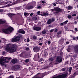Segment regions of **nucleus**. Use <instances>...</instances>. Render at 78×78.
<instances>
[{"instance_id": "obj_37", "label": "nucleus", "mask_w": 78, "mask_h": 78, "mask_svg": "<svg viewBox=\"0 0 78 78\" xmlns=\"http://www.w3.org/2000/svg\"><path fill=\"white\" fill-rule=\"evenodd\" d=\"M8 78H14V76L13 75H11Z\"/></svg>"}, {"instance_id": "obj_44", "label": "nucleus", "mask_w": 78, "mask_h": 78, "mask_svg": "<svg viewBox=\"0 0 78 78\" xmlns=\"http://www.w3.org/2000/svg\"><path fill=\"white\" fill-rule=\"evenodd\" d=\"M52 4L54 6H56V4L55 2H53Z\"/></svg>"}, {"instance_id": "obj_25", "label": "nucleus", "mask_w": 78, "mask_h": 78, "mask_svg": "<svg viewBox=\"0 0 78 78\" xmlns=\"http://www.w3.org/2000/svg\"><path fill=\"white\" fill-rule=\"evenodd\" d=\"M32 39H34V40H36V39H37V36L34 35L32 37Z\"/></svg>"}, {"instance_id": "obj_27", "label": "nucleus", "mask_w": 78, "mask_h": 78, "mask_svg": "<svg viewBox=\"0 0 78 78\" xmlns=\"http://www.w3.org/2000/svg\"><path fill=\"white\" fill-rule=\"evenodd\" d=\"M51 19L52 22H55V18L54 17L51 18Z\"/></svg>"}, {"instance_id": "obj_5", "label": "nucleus", "mask_w": 78, "mask_h": 78, "mask_svg": "<svg viewBox=\"0 0 78 78\" xmlns=\"http://www.w3.org/2000/svg\"><path fill=\"white\" fill-rule=\"evenodd\" d=\"M62 61V58L61 56H58L56 58V62H61Z\"/></svg>"}, {"instance_id": "obj_53", "label": "nucleus", "mask_w": 78, "mask_h": 78, "mask_svg": "<svg viewBox=\"0 0 78 78\" xmlns=\"http://www.w3.org/2000/svg\"><path fill=\"white\" fill-rule=\"evenodd\" d=\"M5 51H3L2 52V55H5Z\"/></svg>"}, {"instance_id": "obj_1", "label": "nucleus", "mask_w": 78, "mask_h": 78, "mask_svg": "<svg viewBox=\"0 0 78 78\" xmlns=\"http://www.w3.org/2000/svg\"><path fill=\"white\" fill-rule=\"evenodd\" d=\"M17 46L15 44H7L5 48L6 51L8 52L10 51V53H14L16 51V48Z\"/></svg>"}, {"instance_id": "obj_26", "label": "nucleus", "mask_w": 78, "mask_h": 78, "mask_svg": "<svg viewBox=\"0 0 78 78\" xmlns=\"http://www.w3.org/2000/svg\"><path fill=\"white\" fill-rule=\"evenodd\" d=\"M36 2L35 1L32 2V5L33 6H36Z\"/></svg>"}, {"instance_id": "obj_17", "label": "nucleus", "mask_w": 78, "mask_h": 78, "mask_svg": "<svg viewBox=\"0 0 78 78\" xmlns=\"http://www.w3.org/2000/svg\"><path fill=\"white\" fill-rule=\"evenodd\" d=\"M11 62L13 64H16L17 62V60L13 59L12 60Z\"/></svg>"}, {"instance_id": "obj_39", "label": "nucleus", "mask_w": 78, "mask_h": 78, "mask_svg": "<svg viewBox=\"0 0 78 78\" xmlns=\"http://www.w3.org/2000/svg\"><path fill=\"white\" fill-rule=\"evenodd\" d=\"M67 22H68V21L66 20L65 22H64L63 23H64V24H65V25H66V24H67Z\"/></svg>"}, {"instance_id": "obj_32", "label": "nucleus", "mask_w": 78, "mask_h": 78, "mask_svg": "<svg viewBox=\"0 0 78 78\" xmlns=\"http://www.w3.org/2000/svg\"><path fill=\"white\" fill-rule=\"evenodd\" d=\"M24 15V16H28L29 15V13L27 12H25Z\"/></svg>"}, {"instance_id": "obj_16", "label": "nucleus", "mask_w": 78, "mask_h": 78, "mask_svg": "<svg viewBox=\"0 0 78 78\" xmlns=\"http://www.w3.org/2000/svg\"><path fill=\"white\" fill-rule=\"evenodd\" d=\"M8 15L9 17H10V18H12V16H14L15 15V14L9 13L8 14Z\"/></svg>"}, {"instance_id": "obj_11", "label": "nucleus", "mask_w": 78, "mask_h": 78, "mask_svg": "<svg viewBox=\"0 0 78 78\" xmlns=\"http://www.w3.org/2000/svg\"><path fill=\"white\" fill-rule=\"evenodd\" d=\"M19 33H21V34H25V31L23 30V29H20L18 31Z\"/></svg>"}, {"instance_id": "obj_10", "label": "nucleus", "mask_w": 78, "mask_h": 78, "mask_svg": "<svg viewBox=\"0 0 78 78\" xmlns=\"http://www.w3.org/2000/svg\"><path fill=\"white\" fill-rule=\"evenodd\" d=\"M56 11H57L58 12H62V9H61L59 7H56L54 9Z\"/></svg>"}, {"instance_id": "obj_9", "label": "nucleus", "mask_w": 78, "mask_h": 78, "mask_svg": "<svg viewBox=\"0 0 78 78\" xmlns=\"http://www.w3.org/2000/svg\"><path fill=\"white\" fill-rule=\"evenodd\" d=\"M74 52L75 53L78 54V45H76L74 47Z\"/></svg>"}, {"instance_id": "obj_36", "label": "nucleus", "mask_w": 78, "mask_h": 78, "mask_svg": "<svg viewBox=\"0 0 78 78\" xmlns=\"http://www.w3.org/2000/svg\"><path fill=\"white\" fill-rule=\"evenodd\" d=\"M42 61H44L43 58H41L38 61V62H42Z\"/></svg>"}, {"instance_id": "obj_54", "label": "nucleus", "mask_w": 78, "mask_h": 78, "mask_svg": "<svg viewBox=\"0 0 78 78\" xmlns=\"http://www.w3.org/2000/svg\"><path fill=\"white\" fill-rule=\"evenodd\" d=\"M61 36V35H57V37L58 38L60 37Z\"/></svg>"}, {"instance_id": "obj_18", "label": "nucleus", "mask_w": 78, "mask_h": 78, "mask_svg": "<svg viewBox=\"0 0 78 78\" xmlns=\"http://www.w3.org/2000/svg\"><path fill=\"white\" fill-rule=\"evenodd\" d=\"M40 15H41V16H48V13H43V14H40Z\"/></svg>"}, {"instance_id": "obj_21", "label": "nucleus", "mask_w": 78, "mask_h": 78, "mask_svg": "<svg viewBox=\"0 0 78 78\" xmlns=\"http://www.w3.org/2000/svg\"><path fill=\"white\" fill-rule=\"evenodd\" d=\"M15 66L16 67V70L17 69H20V65H15Z\"/></svg>"}, {"instance_id": "obj_58", "label": "nucleus", "mask_w": 78, "mask_h": 78, "mask_svg": "<svg viewBox=\"0 0 78 78\" xmlns=\"http://www.w3.org/2000/svg\"><path fill=\"white\" fill-rule=\"evenodd\" d=\"M39 45L42 46V43H39Z\"/></svg>"}, {"instance_id": "obj_60", "label": "nucleus", "mask_w": 78, "mask_h": 78, "mask_svg": "<svg viewBox=\"0 0 78 78\" xmlns=\"http://www.w3.org/2000/svg\"><path fill=\"white\" fill-rule=\"evenodd\" d=\"M75 31H78V30H77V28H75Z\"/></svg>"}, {"instance_id": "obj_63", "label": "nucleus", "mask_w": 78, "mask_h": 78, "mask_svg": "<svg viewBox=\"0 0 78 78\" xmlns=\"http://www.w3.org/2000/svg\"><path fill=\"white\" fill-rule=\"evenodd\" d=\"M11 6L10 5V4H8L7 5V6H8V7H9V6Z\"/></svg>"}, {"instance_id": "obj_38", "label": "nucleus", "mask_w": 78, "mask_h": 78, "mask_svg": "<svg viewBox=\"0 0 78 78\" xmlns=\"http://www.w3.org/2000/svg\"><path fill=\"white\" fill-rule=\"evenodd\" d=\"M54 29H55L54 32H55V33L57 32L58 31V29H57L56 28Z\"/></svg>"}, {"instance_id": "obj_45", "label": "nucleus", "mask_w": 78, "mask_h": 78, "mask_svg": "<svg viewBox=\"0 0 78 78\" xmlns=\"http://www.w3.org/2000/svg\"><path fill=\"white\" fill-rule=\"evenodd\" d=\"M69 64V62L67 61L65 62V65H66V64Z\"/></svg>"}, {"instance_id": "obj_15", "label": "nucleus", "mask_w": 78, "mask_h": 78, "mask_svg": "<svg viewBox=\"0 0 78 78\" xmlns=\"http://www.w3.org/2000/svg\"><path fill=\"white\" fill-rule=\"evenodd\" d=\"M68 48H69L68 49H66V50L67 51H68V52H70V51H71V48H72V46L69 45L68 46Z\"/></svg>"}, {"instance_id": "obj_59", "label": "nucleus", "mask_w": 78, "mask_h": 78, "mask_svg": "<svg viewBox=\"0 0 78 78\" xmlns=\"http://www.w3.org/2000/svg\"><path fill=\"white\" fill-rule=\"evenodd\" d=\"M15 9H16V10H19V9H20L19 8H17Z\"/></svg>"}, {"instance_id": "obj_29", "label": "nucleus", "mask_w": 78, "mask_h": 78, "mask_svg": "<svg viewBox=\"0 0 78 78\" xmlns=\"http://www.w3.org/2000/svg\"><path fill=\"white\" fill-rule=\"evenodd\" d=\"M25 62H26V63H27L29 62H30V58H28L26 59L25 61Z\"/></svg>"}, {"instance_id": "obj_41", "label": "nucleus", "mask_w": 78, "mask_h": 78, "mask_svg": "<svg viewBox=\"0 0 78 78\" xmlns=\"http://www.w3.org/2000/svg\"><path fill=\"white\" fill-rule=\"evenodd\" d=\"M62 71H65V70H66V69L64 68H62Z\"/></svg>"}, {"instance_id": "obj_30", "label": "nucleus", "mask_w": 78, "mask_h": 78, "mask_svg": "<svg viewBox=\"0 0 78 78\" xmlns=\"http://www.w3.org/2000/svg\"><path fill=\"white\" fill-rule=\"evenodd\" d=\"M67 17L68 19H70L72 18V16L70 15L69 14L68 15Z\"/></svg>"}, {"instance_id": "obj_22", "label": "nucleus", "mask_w": 78, "mask_h": 78, "mask_svg": "<svg viewBox=\"0 0 78 78\" xmlns=\"http://www.w3.org/2000/svg\"><path fill=\"white\" fill-rule=\"evenodd\" d=\"M11 69L12 70H17L16 67H15V65L12 67Z\"/></svg>"}, {"instance_id": "obj_47", "label": "nucleus", "mask_w": 78, "mask_h": 78, "mask_svg": "<svg viewBox=\"0 0 78 78\" xmlns=\"http://www.w3.org/2000/svg\"><path fill=\"white\" fill-rule=\"evenodd\" d=\"M62 55H63V52H61L60 53V56H62Z\"/></svg>"}, {"instance_id": "obj_6", "label": "nucleus", "mask_w": 78, "mask_h": 78, "mask_svg": "<svg viewBox=\"0 0 78 78\" xmlns=\"http://www.w3.org/2000/svg\"><path fill=\"white\" fill-rule=\"evenodd\" d=\"M41 29H42L41 27H36L35 26H34L33 27V29L34 31H41Z\"/></svg>"}, {"instance_id": "obj_28", "label": "nucleus", "mask_w": 78, "mask_h": 78, "mask_svg": "<svg viewBox=\"0 0 78 78\" xmlns=\"http://www.w3.org/2000/svg\"><path fill=\"white\" fill-rule=\"evenodd\" d=\"M12 42H17L16 37L12 39Z\"/></svg>"}, {"instance_id": "obj_40", "label": "nucleus", "mask_w": 78, "mask_h": 78, "mask_svg": "<svg viewBox=\"0 0 78 78\" xmlns=\"http://www.w3.org/2000/svg\"><path fill=\"white\" fill-rule=\"evenodd\" d=\"M55 30V29H51L50 30V33H52Z\"/></svg>"}, {"instance_id": "obj_24", "label": "nucleus", "mask_w": 78, "mask_h": 78, "mask_svg": "<svg viewBox=\"0 0 78 78\" xmlns=\"http://www.w3.org/2000/svg\"><path fill=\"white\" fill-rule=\"evenodd\" d=\"M72 8H73V7L70 5H69L68 6V10H70L72 9Z\"/></svg>"}, {"instance_id": "obj_3", "label": "nucleus", "mask_w": 78, "mask_h": 78, "mask_svg": "<svg viewBox=\"0 0 78 78\" xmlns=\"http://www.w3.org/2000/svg\"><path fill=\"white\" fill-rule=\"evenodd\" d=\"M13 30H14V28L12 27H8L7 28L3 29L2 31L4 33L8 34H9V32H12Z\"/></svg>"}, {"instance_id": "obj_62", "label": "nucleus", "mask_w": 78, "mask_h": 78, "mask_svg": "<svg viewBox=\"0 0 78 78\" xmlns=\"http://www.w3.org/2000/svg\"><path fill=\"white\" fill-rule=\"evenodd\" d=\"M41 40H42V38H40L38 39V41H41Z\"/></svg>"}, {"instance_id": "obj_56", "label": "nucleus", "mask_w": 78, "mask_h": 78, "mask_svg": "<svg viewBox=\"0 0 78 78\" xmlns=\"http://www.w3.org/2000/svg\"><path fill=\"white\" fill-rule=\"evenodd\" d=\"M37 8H39V9H40V8H41V6L37 5Z\"/></svg>"}, {"instance_id": "obj_19", "label": "nucleus", "mask_w": 78, "mask_h": 78, "mask_svg": "<svg viewBox=\"0 0 78 78\" xmlns=\"http://www.w3.org/2000/svg\"><path fill=\"white\" fill-rule=\"evenodd\" d=\"M51 22H52V21H51V19H49L47 21V23L48 25H50V24Z\"/></svg>"}, {"instance_id": "obj_20", "label": "nucleus", "mask_w": 78, "mask_h": 78, "mask_svg": "<svg viewBox=\"0 0 78 78\" xmlns=\"http://www.w3.org/2000/svg\"><path fill=\"white\" fill-rule=\"evenodd\" d=\"M15 38H16V42H17V41H20V37L19 36L16 37H15Z\"/></svg>"}, {"instance_id": "obj_52", "label": "nucleus", "mask_w": 78, "mask_h": 78, "mask_svg": "<svg viewBox=\"0 0 78 78\" xmlns=\"http://www.w3.org/2000/svg\"><path fill=\"white\" fill-rule=\"evenodd\" d=\"M60 25H61V26H64V23H60Z\"/></svg>"}, {"instance_id": "obj_55", "label": "nucleus", "mask_w": 78, "mask_h": 78, "mask_svg": "<svg viewBox=\"0 0 78 78\" xmlns=\"http://www.w3.org/2000/svg\"><path fill=\"white\" fill-rule=\"evenodd\" d=\"M40 13H41V12H40V11H38L37 12V14H40Z\"/></svg>"}, {"instance_id": "obj_31", "label": "nucleus", "mask_w": 78, "mask_h": 78, "mask_svg": "<svg viewBox=\"0 0 78 78\" xmlns=\"http://www.w3.org/2000/svg\"><path fill=\"white\" fill-rule=\"evenodd\" d=\"M62 34V31L61 30H60L57 33L58 35H59V34Z\"/></svg>"}, {"instance_id": "obj_4", "label": "nucleus", "mask_w": 78, "mask_h": 78, "mask_svg": "<svg viewBox=\"0 0 78 78\" xmlns=\"http://www.w3.org/2000/svg\"><path fill=\"white\" fill-rule=\"evenodd\" d=\"M0 24H5L4 25H3V27L4 28L8 27V25H7V22L6 21V20H4V21H3L2 19L0 20Z\"/></svg>"}, {"instance_id": "obj_33", "label": "nucleus", "mask_w": 78, "mask_h": 78, "mask_svg": "<svg viewBox=\"0 0 78 78\" xmlns=\"http://www.w3.org/2000/svg\"><path fill=\"white\" fill-rule=\"evenodd\" d=\"M49 61H53V59L52 58H50L49 59Z\"/></svg>"}, {"instance_id": "obj_46", "label": "nucleus", "mask_w": 78, "mask_h": 78, "mask_svg": "<svg viewBox=\"0 0 78 78\" xmlns=\"http://www.w3.org/2000/svg\"><path fill=\"white\" fill-rule=\"evenodd\" d=\"M59 13V12H58L56 11V12H54V14H58Z\"/></svg>"}, {"instance_id": "obj_7", "label": "nucleus", "mask_w": 78, "mask_h": 78, "mask_svg": "<svg viewBox=\"0 0 78 78\" xmlns=\"http://www.w3.org/2000/svg\"><path fill=\"white\" fill-rule=\"evenodd\" d=\"M68 73H63L62 75H58L59 76V78H66L67 76V74Z\"/></svg>"}, {"instance_id": "obj_8", "label": "nucleus", "mask_w": 78, "mask_h": 78, "mask_svg": "<svg viewBox=\"0 0 78 78\" xmlns=\"http://www.w3.org/2000/svg\"><path fill=\"white\" fill-rule=\"evenodd\" d=\"M39 53L36 54L34 56V61H38L39 60Z\"/></svg>"}, {"instance_id": "obj_34", "label": "nucleus", "mask_w": 78, "mask_h": 78, "mask_svg": "<svg viewBox=\"0 0 78 78\" xmlns=\"http://www.w3.org/2000/svg\"><path fill=\"white\" fill-rule=\"evenodd\" d=\"M32 19L34 20H37V17L36 16H34L32 18Z\"/></svg>"}, {"instance_id": "obj_50", "label": "nucleus", "mask_w": 78, "mask_h": 78, "mask_svg": "<svg viewBox=\"0 0 78 78\" xmlns=\"http://www.w3.org/2000/svg\"><path fill=\"white\" fill-rule=\"evenodd\" d=\"M65 30L66 31H68V28H67V27H66L65 28Z\"/></svg>"}, {"instance_id": "obj_61", "label": "nucleus", "mask_w": 78, "mask_h": 78, "mask_svg": "<svg viewBox=\"0 0 78 78\" xmlns=\"http://www.w3.org/2000/svg\"><path fill=\"white\" fill-rule=\"evenodd\" d=\"M73 41H75V40H76L75 38V37H73Z\"/></svg>"}, {"instance_id": "obj_23", "label": "nucleus", "mask_w": 78, "mask_h": 78, "mask_svg": "<svg viewBox=\"0 0 78 78\" xmlns=\"http://www.w3.org/2000/svg\"><path fill=\"white\" fill-rule=\"evenodd\" d=\"M46 33H47V31L45 30H43L41 32V33L42 34H46Z\"/></svg>"}, {"instance_id": "obj_35", "label": "nucleus", "mask_w": 78, "mask_h": 78, "mask_svg": "<svg viewBox=\"0 0 78 78\" xmlns=\"http://www.w3.org/2000/svg\"><path fill=\"white\" fill-rule=\"evenodd\" d=\"M72 67H70V68H69V69L68 70L69 72H72Z\"/></svg>"}, {"instance_id": "obj_2", "label": "nucleus", "mask_w": 78, "mask_h": 78, "mask_svg": "<svg viewBox=\"0 0 78 78\" xmlns=\"http://www.w3.org/2000/svg\"><path fill=\"white\" fill-rule=\"evenodd\" d=\"M6 59L8 60V61H11V60H12V58H9L8 57H2L0 58V63L3 62L4 63H8L9 62L8 61H7Z\"/></svg>"}, {"instance_id": "obj_64", "label": "nucleus", "mask_w": 78, "mask_h": 78, "mask_svg": "<svg viewBox=\"0 0 78 78\" xmlns=\"http://www.w3.org/2000/svg\"><path fill=\"white\" fill-rule=\"evenodd\" d=\"M42 3L44 4V3H45V1H42Z\"/></svg>"}, {"instance_id": "obj_14", "label": "nucleus", "mask_w": 78, "mask_h": 78, "mask_svg": "<svg viewBox=\"0 0 78 78\" xmlns=\"http://www.w3.org/2000/svg\"><path fill=\"white\" fill-rule=\"evenodd\" d=\"M34 8V7H33V6L32 5H29L26 7V8L27 9H32V8Z\"/></svg>"}, {"instance_id": "obj_49", "label": "nucleus", "mask_w": 78, "mask_h": 78, "mask_svg": "<svg viewBox=\"0 0 78 78\" xmlns=\"http://www.w3.org/2000/svg\"><path fill=\"white\" fill-rule=\"evenodd\" d=\"M26 51H28L29 50V48H26Z\"/></svg>"}, {"instance_id": "obj_51", "label": "nucleus", "mask_w": 78, "mask_h": 78, "mask_svg": "<svg viewBox=\"0 0 78 78\" xmlns=\"http://www.w3.org/2000/svg\"><path fill=\"white\" fill-rule=\"evenodd\" d=\"M48 44H51V41H48Z\"/></svg>"}, {"instance_id": "obj_13", "label": "nucleus", "mask_w": 78, "mask_h": 78, "mask_svg": "<svg viewBox=\"0 0 78 78\" xmlns=\"http://www.w3.org/2000/svg\"><path fill=\"white\" fill-rule=\"evenodd\" d=\"M64 39L62 38L61 40H60L59 41V43L60 44H62L64 43Z\"/></svg>"}, {"instance_id": "obj_57", "label": "nucleus", "mask_w": 78, "mask_h": 78, "mask_svg": "<svg viewBox=\"0 0 78 78\" xmlns=\"http://www.w3.org/2000/svg\"><path fill=\"white\" fill-rule=\"evenodd\" d=\"M76 16V14L72 15V16H73H73Z\"/></svg>"}, {"instance_id": "obj_42", "label": "nucleus", "mask_w": 78, "mask_h": 78, "mask_svg": "<svg viewBox=\"0 0 78 78\" xmlns=\"http://www.w3.org/2000/svg\"><path fill=\"white\" fill-rule=\"evenodd\" d=\"M33 23H29V25H31L32 26H33Z\"/></svg>"}, {"instance_id": "obj_43", "label": "nucleus", "mask_w": 78, "mask_h": 78, "mask_svg": "<svg viewBox=\"0 0 78 78\" xmlns=\"http://www.w3.org/2000/svg\"><path fill=\"white\" fill-rule=\"evenodd\" d=\"M30 42V39L28 38L27 39V42Z\"/></svg>"}, {"instance_id": "obj_12", "label": "nucleus", "mask_w": 78, "mask_h": 78, "mask_svg": "<svg viewBox=\"0 0 78 78\" xmlns=\"http://www.w3.org/2000/svg\"><path fill=\"white\" fill-rule=\"evenodd\" d=\"M38 46H36L33 48L34 51H38L40 50Z\"/></svg>"}, {"instance_id": "obj_48", "label": "nucleus", "mask_w": 78, "mask_h": 78, "mask_svg": "<svg viewBox=\"0 0 78 78\" xmlns=\"http://www.w3.org/2000/svg\"><path fill=\"white\" fill-rule=\"evenodd\" d=\"M59 0H58L56 2V4H58V3H59Z\"/></svg>"}]
</instances>
